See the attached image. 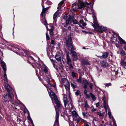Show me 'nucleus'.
Wrapping results in <instances>:
<instances>
[{
    "instance_id": "864d4df0",
    "label": "nucleus",
    "mask_w": 126,
    "mask_h": 126,
    "mask_svg": "<svg viewBox=\"0 0 126 126\" xmlns=\"http://www.w3.org/2000/svg\"><path fill=\"white\" fill-rule=\"evenodd\" d=\"M96 110V109H94V108L92 110V112H94Z\"/></svg>"
},
{
    "instance_id": "c03bdc74",
    "label": "nucleus",
    "mask_w": 126,
    "mask_h": 126,
    "mask_svg": "<svg viewBox=\"0 0 126 126\" xmlns=\"http://www.w3.org/2000/svg\"><path fill=\"white\" fill-rule=\"evenodd\" d=\"M69 69L71 70L73 68V67L72 65L71 64H70H70H69Z\"/></svg>"
},
{
    "instance_id": "b1692460",
    "label": "nucleus",
    "mask_w": 126,
    "mask_h": 126,
    "mask_svg": "<svg viewBox=\"0 0 126 126\" xmlns=\"http://www.w3.org/2000/svg\"><path fill=\"white\" fill-rule=\"evenodd\" d=\"M73 24H77L79 25L81 27H82V26L80 25L79 22H78L76 19L74 20L73 21Z\"/></svg>"
},
{
    "instance_id": "c85d7f7f",
    "label": "nucleus",
    "mask_w": 126,
    "mask_h": 126,
    "mask_svg": "<svg viewBox=\"0 0 126 126\" xmlns=\"http://www.w3.org/2000/svg\"><path fill=\"white\" fill-rule=\"evenodd\" d=\"M73 50H72L71 51V53L72 54V56L73 57L77 55L76 52L74 51H73Z\"/></svg>"
},
{
    "instance_id": "473e14b6",
    "label": "nucleus",
    "mask_w": 126,
    "mask_h": 126,
    "mask_svg": "<svg viewBox=\"0 0 126 126\" xmlns=\"http://www.w3.org/2000/svg\"><path fill=\"white\" fill-rule=\"evenodd\" d=\"M97 114L99 115V116H103L104 115V114L103 113H101L100 112H98L97 113Z\"/></svg>"
},
{
    "instance_id": "412c9836",
    "label": "nucleus",
    "mask_w": 126,
    "mask_h": 126,
    "mask_svg": "<svg viewBox=\"0 0 126 126\" xmlns=\"http://www.w3.org/2000/svg\"><path fill=\"white\" fill-rule=\"evenodd\" d=\"M108 55L109 54L107 52H104L103 53L102 57L103 58L105 59L108 57Z\"/></svg>"
},
{
    "instance_id": "4d7b16f0",
    "label": "nucleus",
    "mask_w": 126,
    "mask_h": 126,
    "mask_svg": "<svg viewBox=\"0 0 126 126\" xmlns=\"http://www.w3.org/2000/svg\"><path fill=\"white\" fill-rule=\"evenodd\" d=\"M84 93L85 95L87 94V91L86 89H85V90L84 91Z\"/></svg>"
},
{
    "instance_id": "393cba45",
    "label": "nucleus",
    "mask_w": 126,
    "mask_h": 126,
    "mask_svg": "<svg viewBox=\"0 0 126 126\" xmlns=\"http://www.w3.org/2000/svg\"><path fill=\"white\" fill-rule=\"evenodd\" d=\"M119 39L121 44H124L125 42V41L119 36H118Z\"/></svg>"
},
{
    "instance_id": "6e6d98bb",
    "label": "nucleus",
    "mask_w": 126,
    "mask_h": 126,
    "mask_svg": "<svg viewBox=\"0 0 126 126\" xmlns=\"http://www.w3.org/2000/svg\"><path fill=\"white\" fill-rule=\"evenodd\" d=\"M83 20H80L79 21V23H80L81 24L83 23Z\"/></svg>"
},
{
    "instance_id": "ddd939ff",
    "label": "nucleus",
    "mask_w": 126,
    "mask_h": 126,
    "mask_svg": "<svg viewBox=\"0 0 126 126\" xmlns=\"http://www.w3.org/2000/svg\"><path fill=\"white\" fill-rule=\"evenodd\" d=\"M73 17L71 16H69L68 19H67L66 21V25L70 24L71 22V20L73 19Z\"/></svg>"
},
{
    "instance_id": "f257e3e1",
    "label": "nucleus",
    "mask_w": 126,
    "mask_h": 126,
    "mask_svg": "<svg viewBox=\"0 0 126 126\" xmlns=\"http://www.w3.org/2000/svg\"><path fill=\"white\" fill-rule=\"evenodd\" d=\"M93 23L94 24H93L92 26L94 28L95 30L98 32L102 33L103 31L106 30V28L99 26L97 22V20L96 18H94Z\"/></svg>"
},
{
    "instance_id": "338daca9",
    "label": "nucleus",
    "mask_w": 126,
    "mask_h": 126,
    "mask_svg": "<svg viewBox=\"0 0 126 126\" xmlns=\"http://www.w3.org/2000/svg\"><path fill=\"white\" fill-rule=\"evenodd\" d=\"M50 81L49 80H48L47 81V82L48 83V84H49V82H50Z\"/></svg>"
},
{
    "instance_id": "c9c22d12",
    "label": "nucleus",
    "mask_w": 126,
    "mask_h": 126,
    "mask_svg": "<svg viewBox=\"0 0 126 126\" xmlns=\"http://www.w3.org/2000/svg\"><path fill=\"white\" fill-rule=\"evenodd\" d=\"M73 57V60L74 61H76L78 59V57L77 55Z\"/></svg>"
},
{
    "instance_id": "aec40b11",
    "label": "nucleus",
    "mask_w": 126,
    "mask_h": 126,
    "mask_svg": "<svg viewBox=\"0 0 126 126\" xmlns=\"http://www.w3.org/2000/svg\"><path fill=\"white\" fill-rule=\"evenodd\" d=\"M55 101V104L58 107H60L61 105L60 102L58 100V99Z\"/></svg>"
},
{
    "instance_id": "39448f33",
    "label": "nucleus",
    "mask_w": 126,
    "mask_h": 126,
    "mask_svg": "<svg viewBox=\"0 0 126 126\" xmlns=\"http://www.w3.org/2000/svg\"><path fill=\"white\" fill-rule=\"evenodd\" d=\"M48 93L53 102V101H55L58 99L55 94L52 91H51L50 93L49 92Z\"/></svg>"
},
{
    "instance_id": "a878e982",
    "label": "nucleus",
    "mask_w": 126,
    "mask_h": 126,
    "mask_svg": "<svg viewBox=\"0 0 126 126\" xmlns=\"http://www.w3.org/2000/svg\"><path fill=\"white\" fill-rule=\"evenodd\" d=\"M121 64L124 66L125 68L126 69V62H125L124 61H123L121 62Z\"/></svg>"
},
{
    "instance_id": "3c124183",
    "label": "nucleus",
    "mask_w": 126,
    "mask_h": 126,
    "mask_svg": "<svg viewBox=\"0 0 126 126\" xmlns=\"http://www.w3.org/2000/svg\"><path fill=\"white\" fill-rule=\"evenodd\" d=\"M87 101H86L85 102V107H87H87H89V105H88L87 103Z\"/></svg>"
},
{
    "instance_id": "774afa93",
    "label": "nucleus",
    "mask_w": 126,
    "mask_h": 126,
    "mask_svg": "<svg viewBox=\"0 0 126 126\" xmlns=\"http://www.w3.org/2000/svg\"><path fill=\"white\" fill-rule=\"evenodd\" d=\"M116 47H118V45L117 44H116Z\"/></svg>"
},
{
    "instance_id": "13d9d810",
    "label": "nucleus",
    "mask_w": 126,
    "mask_h": 126,
    "mask_svg": "<svg viewBox=\"0 0 126 126\" xmlns=\"http://www.w3.org/2000/svg\"><path fill=\"white\" fill-rule=\"evenodd\" d=\"M51 44L53 45L54 44V41L53 40H51Z\"/></svg>"
},
{
    "instance_id": "58836bf2",
    "label": "nucleus",
    "mask_w": 126,
    "mask_h": 126,
    "mask_svg": "<svg viewBox=\"0 0 126 126\" xmlns=\"http://www.w3.org/2000/svg\"><path fill=\"white\" fill-rule=\"evenodd\" d=\"M82 62L83 63H84L85 64H88V65L90 64L88 62H87L86 61H82Z\"/></svg>"
},
{
    "instance_id": "49530a36",
    "label": "nucleus",
    "mask_w": 126,
    "mask_h": 126,
    "mask_svg": "<svg viewBox=\"0 0 126 126\" xmlns=\"http://www.w3.org/2000/svg\"><path fill=\"white\" fill-rule=\"evenodd\" d=\"M72 76L73 77H74L76 76L75 73L74 72H72Z\"/></svg>"
},
{
    "instance_id": "f704fd0d",
    "label": "nucleus",
    "mask_w": 126,
    "mask_h": 126,
    "mask_svg": "<svg viewBox=\"0 0 126 126\" xmlns=\"http://www.w3.org/2000/svg\"><path fill=\"white\" fill-rule=\"evenodd\" d=\"M80 94V91L79 90H78L75 93V94L76 95H78Z\"/></svg>"
},
{
    "instance_id": "5fc2aeb1",
    "label": "nucleus",
    "mask_w": 126,
    "mask_h": 126,
    "mask_svg": "<svg viewBox=\"0 0 126 126\" xmlns=\"http://www.w3.org/2000/svg\"><path fill=\"white\" fill-rule=\"evenodd\" d=\"M113 126H117L115 122L114 121H113Z\"/></svg>"
},
{
    "instance_id": "4468645a",
    "label": "nucleus",
    "mask_w": 126,
    "mask_h": 126,
    "mask_svg": "<svg viewBox=\"0 0 126 126\" xmlns=\"http://www.w3.org/2000/svg\"><path fill=\"white\" fill-rule=\"evenodd\" d=\"M66 60H67V63L68 64H69L70 63L71 61L69 56L68 54H67L66 56Z\"/></svg>"
},
{
    "instance_id": "6ab92c4d",
    "label": "nucleus",
    "mask_w": 126,
    "mask_h": 126,
    "mask_svg": "<svg viewBox=\"0 0 126 126\" xmlns=\"http://www.w3.org/2000/svg\"><path fill=\"white\" fill-rule=\"evenodd\" d=\"M55 58L57 60L61 62V57L60 55H57L55 56Z\"/></svg>"
},
{
    "instance_id": "680f3d73",
    "label": "nucleus",
    "mask_w": 126,
    "mask_h": 126,
    "mask_svg": "<svg viewBox=\"0 0 126 126\" xmlns=\"http://www.w3.org/2000/svg\"><path fill=\"white\" fill-rule=\"evenodd\" d=\"M50 60L52 62H54V63L55 62V60H54L53 59H51Z\"/></svg>"
},
{
    "instance_id": "8fccbe9b",
    "label": "nucleus",
    "mask_w": 126,
    "mask_h": 126,
    "mask_svg": "<svg viewBox=\"0 0 126 126\" xmlns=\"http://www.w3.org/2000/svg\"><path fill=\"white\" fill-rule=\"evenodd\" d=\"M49 24L47 25H45L46 26V27L47 28V29H48V28H50V26H48V25Z\"/></svg>"
},
{
    "instance_id": "20e7f679",
    "label": "nucleus",
    "mask_w": 126,
    "mask_h": 126,
    "mask_svg": "<svg viewBox=\"0 0 126 126\" xmlns=\"http://www.w3.org/2000/svg\"><path fill=\"white\" fill-rule=\"evenodd\" d=\"M85 6L86 10L88 13L89 14L92 13L93 12L92 7L91 5L88 3L87 2H85Z\"/></svg>"
},
{
    "instance_id": "7ed1b4c3",
    "label": "nucleus",
    "mask_w": 126,
    "mask_h": 126,
    "mask_svg": "<svg viewBox=\"0 0 126 126\" xmlns=\"http://www.w3.org/2000/svg\"><path fill=\"white\" fill-rule=\"evenodd\" d=\"M72 42L71 37L69 38L66 41V46L69 47H70L71 50H75V48L72 45Z\"/></svg>"
},
{
    "instance_id": "4c0bfd02",
    "label": "nucleus",
    "mask_w": 126,
    "mask_h": 126,
    "mask_svg": "<svg viewBox=\"0 0 126 126\" xmlns=\"http://www.w3.org/2000/svg\"><path fill=\"white\" fill-rule=\"evenodd\" d=\"M58 15L57 12H56L54 14L53 16V18L54 19H55L57 16V15Z\"/></svg>"
},
{
    "instance_id": "9b49d317",
    "label": "nucleus",
    "mask_w": 126,
    "mask_h": 126,
    "mask_svg": "<svg viewBox=\"0 0 126 126\" xmlns=\"http://www.w3.org/2000/svg\"><path fill=\"white\" fill-rule=\"evenodd\" d=\"M1 64L3 68V70L5 72H6V68L5 63L2 61H1Z\"/></svg>"
},
{
    "instance_id": "9d476101",
    "label": "nucleus",
    "mask_w": 126,
    "mask_h": 126,
    "mask_svg": "<svg viewBox=\"0 0 126 126\" xmlns=\"http://www.w3.org/2000/svg\"><path fill=\"white\" fill-rule=\"evenodd\" d=\"M48 26L50 27V28H48L49 31L50 36H51L53 34V30L54 29V27L53 25L51 24H49Z\"/></svg>"
},
{
    "instance_id": "09e8293b",
    "label": "nucleus",
    "mask_w": 126,
    "mask_h": 126,
    "mask_svg": "<svg viewBox=\"0 0 126 126\" xmlns=\"http://www.w3.org/2000/svg\"><path fill=\"white\" fill-rule=\"evenodd\" d=\"M105 85L107 86H110L111 85V84L110 83H106L105 84Z\"/></svg>"
},
{
    "instance_id": "72a5a7b5",
    "label": "nucleus",
    "mask_w": 126,
    "mask_h": 126,
    "mask_svg": "<svg viewBox=\"0 0 126 126\" xmlns=\"http://www.w3.org/2000/svg\"><path fill=\"white\" fill-rule=\"evenodd\" d=\"M59 114L58 111L56 110V118H59Z\"/></svg>"
},
{
    "instance_id": "423d86ee",
    "label": "nucleus",
    "mask_w": 126,
    "mask_h": 126,
    "mask_svg": "<svg viewBox=\"0 0 126 126\" xmlns=\"http://www.w3.org/2000/svg\"><path fill=\"white\" fill-rule=\"evenodd\" d=\"M100 64L102 66L106 67L108 66V64L106 61H100Z\"/></svg>"
},
{
    "instance_id": "052dcab7",
    "label": "nucleus",
    "mask_w": 126,
    "mask_h": 126,
    "mask_svg": "<svg viewBox=\"0 0 126 126\" xmlns=\"http://www.w3.org/2000/svg\"><path fill=\"white\" fill-rule=\"evenodd\" d=\"M99 105V102H98L96 104V106L97 107H98Z\"/></svg>"
},
{
    "instance_id": "a211bd4d",
    "label": "nucleus",
    "mask_w": 126,
    "mask_h": 126,
    "mask_svg": "<svg viewBox=\"0 0 126 126\" xmlns=\"http://www.w3.org/2000/svg\"><path fill=\"white\" fill-rule=\"evenodd\" d=\"M72 116L75 118H77L78 116V115L75 110H73L72 113Z\"/></svg>"
},
{
    "instance_id": "cd10ccee",
    "label": "nucleus",
    "mask_w": 126,
    "mask_h": 126,
    "mask_svg": "<svg viewBox=\"0 0 126 126\" xmlns=\"http://www.w3.org/2000/svg\"><path fill=\"white\" fill-rule=\"evenodd\" d=\"M90 95L93 101H95L96 100V97L95 96L91 93H90Z\"/></svg>"
},
{
    "instance_id": "2eb2a0df",
    "label": "nucleus",
    "mask_w": 126,
    "mask_h": 126,
    "mask_svg": "<svg viewBox=\"0 0 126 126\" xmlns=\"http://www.w3.org/2000/svg\"><path fill=\"white\" fill-rule=\"evenodd\" d=\"M4 83L5 84H7V78L6 76V72H5L4 74Z\"/></svg>"
},
{
    "instance_id": "6e6552de",
    "label": "nucleus",
    "mask_w": 126,
    "mask_h": 126,
    "mask_svg": "<svg viewBox=\"0 0 126 126\" xmlns=\"http://www.w3.org/2000/svg\"><path fill=\"white\" fill-rule=\"evenodd\" d=\"M73 10L76 11L78 9H79V6L78 3H75L73 4L72 6Z\"/></svg>"
},
{
    "instance_id": "1a4fd4ad",
    "label": "nucleus",
    "mask_w": 126,
    "mask_h": 126,
    "mask_svg": "<svg viewBox=\"0 0 126 126\" xmlns=\"http://www.w3.org/2000/svg\"><path fill=\"white\" fill-rule=\"evenodd\" d=\"M78 4L79 9H80L81 8H83L84 7H86V4H85V3L82 2L79 3Z\"/></svg>"
},
{
    "instance_id": "f03ea898",
    "label": "nucleus",
    "mask_w": 126,
    "mask_h": 126,
    "mask_svg": "<svg viewBox=\"0 0 126 126\" xmlns=\"http://www.w3.org/2000/svg\"><path fill=\"white\" fill-rule=\"evenodd\" d=\"M14 98V95L12 93H9L8 94H6L4 97V101H6L8 100V101L12 102Z\"/></svg>"
},
{
    "instance_id": "a19ab883",
    "label": "nucleus",
    "mask_w": 126,
    "mask_h": 126,
    "mask_svg": "<svg viewBox=\"0 0 126 126\" xmlns=\"http://www.w3.org/2000/svg\"><path fill=\"white\" fill-rule=\"evenodd\" d=\"M46 35L47 39L48 40H49L50 39V38L49 36L48 35V34L47 33H46Z\"/></svg>"
},
{
    "instance_id": "603ef678",
    "label": "nucleus",
    "mask_w": 126,
    "mask_h": 126,
    "mask_svg": "<svg viewBox=\"0 0 126 126\" xmlns=\"http://www.w3.org/2000/svg\"><path fill=\"white\" fill-rule=\"evenodd\" d=\"M82 25L83 26H85L86 25V23L85 22H83V23H82Z\"/></svg>"
},
{
    "instance_id": "69168bd1",
    "label": "nucleus",
    "mask_w": 126,
    "mask_h": 126,
    "mask_svg": "<svg viewBox=\"0 0 126 126\" xmlns=\"http://www.w3.org/2000/svg\"><path fill=\"white\" fill-rule=\"evenodd\" d=\"M68 29L69 30H71V27H70L69 26L68 27Z\"/></svg>"
},
{
    "instance_id": "a18cd8bd",
    "label": "nucleus",
    "mask_w": 126,
    "mask_h": 126,
    "mask_svg": "<svg viewBox=\"0 0 126 126\" xmlns=\"http://www.w3.org/2000/svg\"><path fill=\"white\" fill-rule=\"evenodd\" d=\"M108 114L109 115V117L110 118L111 117V112L110 111L108 112Z\"/></svg>"
},
{
    "instance_id": "79ce46f5",
    "label": "nucleus",
    "mask_w": 126,
    "mask_h": 126,
    "mask_svg": "<svg viewBox=\"0 0 126 126\" xmlns=\"http://www.w3.org/2000/svg\"><path fill=\"white\" fill-rule=\"evenodd\" d=\"M82 114L84 116H86L87 114V113L86 112H82Z\"/></svg>"
},
{
    "instance_id": "dca6fc26",
    "label": "nucleus",
    "mask_w": 126,
    "mask_h": 126,
    "mask_svg": "<svg viewBox=\"0 0 126 126\" xmlns=\"http://www.w3.org/2000/svg\"><path fill=\"white\" fill-rule=\"evenodd\" d=\"M104 107L106 111L107 112V109L108 108L109 106L108 104L106 103L105 100H104Z\"/></svg>"
},
{
    "instance_id": "f8f14e48",
    "label": "nucleus",
    "mask_w": 126,
    "mask_h": 126,
    "mask_svg": "<svg viewBox=\"0 0 126 126\" xmlns=\"http://www.w3.org/2000/svg\"><path fill=\"white\" fill-rule=\"evenodd\" d=\"M63 102L64 106L65 107H66L67 104L68 102V101L67 100L66 96L65 95L63 96Z\"/></svg>"
},
{
    "instance_id": "0e129e2a",
    "label": "nucleus",
    "mask_w": 126,
    "mask_h": 126,
    "mask_svg": "<svg viewBox=\"0 0 126 126\" xmlns=\"http://www.w3.org/2000/svg\"><path fill=\"white\" fill-rule=\"evenodd\" d=\"M97 57L100 58H103L102 57V56H98Z\"/></svg>"
},
{
    "instance_id": "37998d69",
    "label": "nucleus",
    "mask_w": 126,
    "mask_h": 126,
    "mask_svg": "<svg viewBox=\"0 0 126 126\" xmlns=\"http://www.w3.org/2000/svg\"><path fill=\"white\" fill-rule=\"evenodd\" d=\"M96 68L98 71L99 72H100L102 71V69L101 68L99 69L97 66H96Z\"/></svg>"
},
{
    "instance_id": "5701e85b",
    "label": "nucleus",
    "mask_w": 126,
    "mask_h": 126,
    "mask_svg": "<svg viewBox=\"0 0 126 126\" xmlns=\"http://www.w3.org/2000/svg\"><path fill=\"white\" fill-rule=\"evenodd\" d=\"M47 9V8L45 9L44 8V7L43 8L42 12L41 14V15L42 16H44L45 15V12L46 11V10Z\"/></svg>"
},
{
    "instance_id": "2f4dec72",
    "label": "nucleus",
    "mask_w": 126,
    "mask_h": 126,
    "mask_svg": "<svg viewBox=\"0 0 126 126\" xmlns=\"http://www.w3.org/2000/svg\"><path fill=\"white\" fill-rule=\"evenodd\" d=\"M59 118H56V120L55 122V124H56L58 126L59 125Z\"/></svg>"
},
{
    "instance_id": "c756f323",
    "label": "nucleus",
    "mask_w": 126,
    "mask_h": 126,
    "mask_svg": "<svg viewBox=\"0 0 126 126\" xmlns=\"http://www.w3.org/2000/svg\"><path fill=\"white\" fill-rule=\"evenodd\" d=\"M81 77L80 76H79V79H77V81L78 82H79V83H80L81 82Z\"/></svg>"
},
{
    "instance_id": "de8ad7c7",
    "label": "nucleus",
    "mask_w": 126,
    "mask_h": 126,
    "mask_svg": "<svg viewBox=\"0 0 126 126\" xmlns=\"http://www.w3.org/2000/svg\"><path fill=\"white\" fill-rule=\"evenodd\" d=\"M121 53L122 54V55L123 56H124L125 55V52L123 50L121 51Z\"/></svg>"
},
{
    "instance_id": "ea45409f",
    "label": "nucleus",
    "mask_w": 126,
    "mask_h": 126,
    "mask_svg": "<svg viewBox=\"0 0 126 126\" xmlns=\"http://www.w3.org/2000/svg\"><path fill=\"white\" fill-rule=\"evenodd\" d=\"M44 72L45 73H47L48 71V70L47 67H45L44 69L43 70Z\"/></svg>"
},
{
    "instance_id": "e433bc0d",
    "label": "nucleus",
    "mask_w": 126,
    "mask_h": 126,
    "mask_svg": "<svg viewBox=\"0 0 126 126\" xmlns=\"http://www.w3.org/2000/svg\"><path fill=\"white\" fill-rule=\"evenodd\" d=\"M43 21L44 22V24L45 25H47V22L46 20V19H45V17L44 18L43 20Z\"/></svg>"
},
{
    "instance_id": "4be33fe9",
    "label": "nucleus",
    "mask_w": 126,
    "mask_h": 126,
    "mask_svg": "<svg viewBox=\"0 0 126 126\" xmlns=\"http://www.w3.org/2000/svg\"><path fill=\"white\" fill-rule=\"evenodd\" d=\"M71 85L73 89H74L77 87V85L76 83L74 82L71 83Z\"/></svg>"
},
{
    "instance_id": "e2e57ef3",
    "label": "nucleus",
    "mask_w": 126,
    "mask_h": 126,
    "mask_svg": "<svg viewBox=\"0 0 126 126\" xmlns=\"http://www.w3.org/2000/svg\"><path fill=\"white\" fill-rule=\"evenodd\" d=\"M106 125V123L105 124V125H103L102 124H100L99 126H105V125Z\"/></svg>"
},
{
    "instance_id": "7c9ffc66",
    "label": "nucleus",
    "mask_w": 126,
    "mask_h": 126,
    "mask_svg": "<svg viewBox=\"0 0 126 126\" xmlns=\"http://www.w3.org/2000/svg\"><path fill=\"white\" fill-rule=\"evenodd\" d=\"M88 85L90 88L91 90L92 89L93 84L92 83L90 82L88 83Z\"/></svg>"
},
{
    "instance_id": "f3484780",
    "label": "nucleus",
    "mask_w": 126,
    "mask_h": 126,
    "mask_svg": "<svg viewBox=\"0 0 126 126\" xmlns=\"http://www.w3.org/2000/svg\"><path fill=\"white\" fill-rule=\"evenodd\" d=\"M83 83H84L83 87L85 89H86L87 86V85L88 84V83L86 80H84L83 81Z\"/></svg>"
},
{
    "instance_id": "bb28decb",
    "label": "nucleus",
    "mask_w": 126,
    "mask_h": 126,
    "mask_svg": "<svg viewBox=\"0 0 126 126\" xmlns=\"http://www.w3.org/2000/svg\"><path fill=\"white\" fill-rule=\"evenodd\" d=\"M70 85L69 83L68 82L67 83V84L65 85V87L66 89V90H67L69 91L70 89Z\"/></svg>"
},
{
    "instance_id": "0eeeda50",
    "label": "nucleus",
    "mask_w": 126,
    "mask_h": 126,
    "mask_svg": "<svg viewBox=\"0 0 126 126\" xmlns=\"http://www.w3.org/2000/svg\"><path fill=\"white\" fill-rule=\"evenodd\" d=\"M5 85L4 87L5 89L8 91V92L12 91V88L11 87L10 85L7 84H5Z\"/></svg>"
},
{
    "instance_id": "bf43d9fd",
    "label": "nucleus",
    "mask_w": 126,
    "mask_h": 126,
    "mask_svg": "<svg viewBox=\"0 0 126 126\" xmlns=\"http://www.w3.org/2000/svg\"><path fill=\"white\" fill-rule=\"evenodd\" d=\"M85 95L86 96L87 98H89L90 97V96L87 94H86Z\"/></svg>"
}]
</instances>
